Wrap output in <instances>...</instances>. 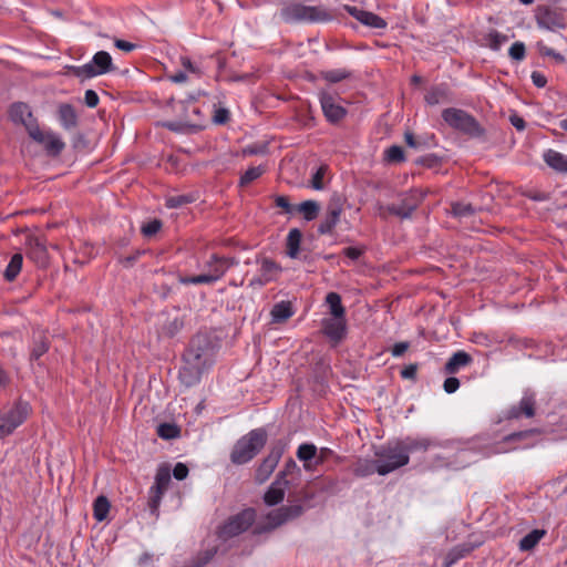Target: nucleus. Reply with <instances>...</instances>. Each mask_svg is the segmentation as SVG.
<instances>
[{
    "label": "nucleus",
    "instance_id": "nucleus-50",
    "mask_svg": "<svg viewBox=\"0 0 567 567\" xmlns=\"http://www.w3.org/2000/svg\"><path fill=\"white\" fill-rule=\"evenodd\" d=\"M48 350V342L45 338L41 337L38 341H35L31 355L35 359L40 358Z\"/></svg>",
    "mask_w": 567,
    "mask_h": 567
},
{
    "label": "nucleus",
    "instance_id": "nucleus-54",
    "mask_svg": "<svg viewBox=\"0 0 567 567\" xmlns=\"http://www.w3.org/2000/svg\"><path fill=\"white\" fill-rule=\"evenodd\" d=\"M293 472H300V470L295 461L289 460L285 466V470L280 472L277 477L286 478L287 475H290Z\"/></svg>",
    "mask_w": 567,
    "mask_h": 567
},
{
    "label": "nucleus",
    "instance_id": "nucleus-47",
    "mask_svg": "<svg viewBox=\"0 0 567 567\" xmlns=\"http://www.w3.org/2000/svg\"><path fill=\"white\" fill-rule=\"evenodd\" d=\"M452 212L455 216L464 217L472 215L474 208L470 204L456 203L452 206Z\"/></svg>",
    "mask_w": 567,
    "mask_h": 567
},
{
    "label": "nucleus",
    "instance_id": "nucleus-25",
    "mask_svg": "<svg viewBox=\"0 0 567 567\" xmlns=\"http://www.w3.org/2000/svg\"><path fill=\"white\" fill-rule=\"evenodd\" d=\"M280 272V267L270 259H262L260 261V275L261 279L258 281L259 286H264L267 282L276 279L278 274Z\"/></svg>",
    "mask_w": 567,
    "mask_h": 567
},
{
    "label": "nucleus",
    "instance_id": "nucleus-20",
    "mask_svg": "<svg viewBox=\"0 0 567 567\" xmlns=\"http://www.w3.org/2000/svg\"><path fill=\"white\" fill-rule=\"evenodd\" d=\"M341 208L338 205H330L326 216L320 223L318 230L320 234H330L340 220Z\"/></svg>",
    "mask_w": 567,
    "mask_h": 567
},
{
    "label": "nucleus",
    "instance_id": "nucleus-14",
    "mask_svg": "<svg viewBox=\"0 0 567 567\" xmlns=\"http://www.w3.org/2000/svg\"><path fill=\"white\" fill-rule=\"evenodd\" d=\"M171 483V470L167 465H162L158 467L154 486L151 488V506L153 509H156L161 503L163 494L168 488Z\"/></svg>",
    "mask_w": 567,
    "mask_h": 567
},
{
    "label": "nucleus",
    "instance_id": "nucleus-52",
    "mask_svg": "<svg viewBox=\"0 0 567 567\" xmlns=\"http://www.w3.org/2000/svg\"><path fill=\"white\" fill-rule=\"evenodd\" d=\"M443 388L446 393H454L460 388V381L454 377L447 378L444 381Z\"/></svg>",
    "mask_w": 567,
    "mask_h": 567
},
{
    "label": "nucleus",
    "instance_id": "nucleus-8",
    "mask_svg": "<svg viewBox=\"0 0 567 567\" xmlns=\"http://www.w3.org/2000/svg\"><path fill=\"white\" fill-rule=\"evenodd\" d=\"M536 22L540 29L556 31L567 28V11L560 8L543 7L537 10Z\"/></svg>",
    "mask_w": 567,
    "mask_h": 567
},
{
    "label": "nucleus",
    "instance_id": "nucleus-15",
    "mask_svg": "<svg viewBox=\"0 0 567 567\" xmlns=\"http://www.w3.org/2000/svg\"><path fill=\"white\" fill-rule=\"evenodd\" d=\"M344 10L365 27L372 29H384L386 27V21L373 12L351 6H344Z\"/></svg>",
    "mask_w": 567,
    "mask_h": 567
},
{
    "label": "nucleus",
    "instance_id": "nucleus-12",
    "mask_svg": "<svg viewBox=\"0 0 567 567\" xmlns=\"http://www.w3.org/2000/svg\"><path fill=\"white\" fill-rule=\"evenodd\" d=\"M303 507L299 504H291L281 506L277 509L271 511L266 516V529H275L297 517L303 513Z\"/></svg>",
    "mask_w": 567,
    "mask_h": 567
},
{
    "label": "nucleus",
    "instance_id": "nucleus-56",
    "mask_svg": "<svg viewBox=\"0 0 567 567\" xmlns=\"http://www.w3.org/2000/svg\"><path fill=\"white\" fill-rule=\"evenodd\" d=\"M169 80L174 83H184L189 80L188 73L183 69L177 71L176 73L169 75Z\"/></svg>",
    "mask_w": 567,
    "mask_h": 567
},
{
    "label": "nucleus",
    "instance_id": "nucleus-59",
    "mask_svg": "<svg viewBox=\"0 0 567 567\" xmlns=\"http://www.w3.org/2000/svg\"><path fill=\"white\" fill-rule=\"evenodd\" d=\"M114 44L117 49L125 51V52H131L136 48V45L134 43H131V42H127L124 40H115Z\"/></svg>",
    "mask_w": 567,
    "mask_h": 567
},
{
    "label": "nucleus",
    "instance_id": "nucleus-32",
    "mask_svg": "<svg viewBox=\"0 0 567 567\" xmlns=\"http://www.w3.org/2000/svg\"><path fill=\"white\" fill-rule=\"evenodd\" d=\"M379 468V458L375 461L370 460H359L354 467V473L358 476H369L374 472L378 473Z\"/></svg>",
    "mask_w": 567,
    "mask_h": 567
},
{
    "label": "nucleus",
    "instance_id": "nucleus-48",
    "mask_svg": "<svg viewBox=\"0 0 567 567\" xmlns=\"http://www.w3.org/2000/svg\"><path fill=\"white\" fill-rule=\"evenodd\" d=\"M509 56L513 59V60H516V61H520L524 59L525 56V45L524 43L522 42H515L514 44H512V47L509 48Z\"/></svg>",
    "mask_w": 567,
    "mask_h": 567
},
{
    "label": "nucleus",
    "instance_id": "nucleus-35",
    "mask_svg": "<svg viewBox=\"0 0 567 567\" xmlns=\"http://www.w3.org/2000/svg\"><path fill=\"white\" fill-rule=\"evenodd\" d=\"M93 511L96 520H104L110 511V502L107 498L105 496H99L94 502Z\"/></svg>",
    "mask_w": 567,
    "mask_h": 567
},
{
    "label": "nucleus",
    "instance_id": "nucleus-23",
    "mask_svg": "<svg viewBox=\"0 0 567 567\" xmlns=\"http://www.w3.org/2000/svg\"><path fill=\"white\" fill-rule=\"evenodd\" d=\"M451 101V93L445 85L432 87L425 95V102L429 105H437Z\"/></svg>",
    "mask_w": 567,
    "mask_h": 567
},
{
    "label": "nucleus",
    "instance_id": "nucleus-46",
    "mask_svg": "<svg viewBox=\"0 0 567 567\" xmlns=\"http://www.w3.org/2000/svg\"><path fill=\"white\" fill-rule=\"evenodd\" d=\"M385 157L389 162H401L404 159V153L401 146L393 145L385 151Z\"/></svg>",
    "mask_w": 567,
    "mask_h": 567
},
{
    "label": "nucleus",
    "instance_id": "nucleus-5",
    "mask_svg": "<svg viewBox=\"0 0 567 567\" xmlns=\"http://www.w3.org/2000/svg\"><path fill=\"white\" fill-rule=\"evenodd\" d=\"M31 412V406L25 401H17L8 410L0 412V439L11 434L20 426Z\"/></svg>",
    "mask_w": 567,
    "mask_h": 567
},
{
    "label": "nucleus",
    "instance_id": "nucleus-27",
    "mask_svg": "<svg viewBox=\"0 0 567 567\" xmlns=\"http://www.w3.org/2000/svg\"><path fill=\"white\" fill-rule=\"evenodd\" d=\"M297 457L303 462V467L307 471H310L315 467L311 461L313 458L317 460V447L315 444L305 443L299 445L297 450Z\"/></svg>",
    "mask_w": 567,
    "mask_h": 567
},
{
    "label": "nucleus",
    "instance_id": "nucleus-26",
    "mask_svg": "<svg viewBox=\"0 0 567 567\" xmlns=\"http://www.w3.org/2000/svg\"><path fill=\"white\" fill-rule=\"evenodd\" d=\"M471 361H472V358L468 353H466L464 351H457L446 362L445 371H446V373L454 374L461 368H464L467 364H470Z\"/></svg>",
    "mask_w": 567,
    "mask_h": 567
},
{
    "label": "nucleus",
    "instance_id": "nucleus-7",
    "mask_svg": "<svg viewBox=\"0 0 567 567\" xmlns=\"http://www.w3.org/2000/svg\"><path fill=\"white\" fill-rule=\"evenodd\" d=\"M28 133L51 156H58L65 147V143L60 135L51 130H42L38 125H31L28 126Z\"/></svg>",
    "mask_w": 567,
    "mask_h": 567
},
{
    "label": "nucleus",
    "instance_id": "nucleus-62",
    "mask_svg": "<svg viewBox=\"0 0 567 567\" xmlns=\"http://www.w3.org/2000/svg\"><path fill=\"white\" fill-rule=\"evenodd\" d=\"M532 80H533V83L538 86V87H543L546 85V79L544 75H542L540 73L538 72H533L532 74Z\"/></svg>",
    "mask_w": 567,
    "mask_h": 567
},
{
    "label": "nucleus",
    "instance_id": "nucleus-63",
    "mask_svg": "<svg viewBox=\"0 0 567 567\" xmlns=\"http://www.w3.org/2000/svg\"><path fill=\"white\" fill-rule=\"evenodd\" d=\"M228 118V111L225 109H220L216 112L214 120L216 123H225Z\"/></svg>",
    "mask_w": 567,
    "mask_h": 567
},
{
    "label": "nucleus",
    "instance_id": "nucleus-33",
    "mask_svg": "<svg viewBox=\"0 0 567 567\" xmlns=\"http://www.w3.org/2000/svg\"><path fill=\"white\" fill-rule=\"evenodd\" d=\"M23 257L21 254H14L4 271V277L7 280L12 281L19 275L22 268Z\"/></svg>",
    "mask_w": 567,
    "mask_h": 567
},
{
    "label": "nucleus",
    "instance_id": "nucleus-3",
    "mask_svg": "<svg viewBox=\"0 0 567 567\" xmlns=\"http://www.w3.org/2000/svg\"><path fill=\"white\" fill-rule=\"evenodd\" d=\"M267 434L262 429H256L240 437L233 447L230 460L234 464H245L252 460L264 447Z\"/></svg>",
    "mask_w": 567,
    "mask_h": 567
},
{
    "label": "nucleus",
    "instance_id": "nucleus-64",
    "mask_svg": "<svg viewBox=\"0 0 567 567\" xmlns=\"http://www.w3.org/2000/svg\"><path fill=\"white\" fill-rule=\"evenodd\" d=\"M361 252L362 251L355 247H348L344 249V255L353 260L358 259L360 257Z\"/></svg>",
    "mask_w": 567,
    "mask_h": 567
},
{
    "label": "nucleus",
    "instance_id": "nucleus-44",
    "mask_svg": "<svg viewBox=\"0 0 567 567\" xmlns=\"http://www.w3.org/2000/svg\"><path fill=\"white\" fill-rule=\"evenodd\" d=\"M534 404L535 401L533 396L525 395L522 398L519 402V409L522 413H524L527 417H532L534 415Z\"/></svg>",
    "mask_w": 567,
    "mask_h": 567
},
{
    "label": "nucleus",
    "instance_id": "nucleus-31",
    "mask_svg": "<svg viewBox=\"0 0 567 567\" xmlns=\"http://www.w3.org/2000/svg\"><path fill=\"white\" fill-rule=\"evenodd\" d=\"M301 243V233L298 229H291L287 237V255L290 258H296L299 254Z\"/></svg>",
    "mask_w": 567,
    "mask_h": 567
},
{
    "label": "nucleus",
    "instance_id": "nucleus-39",
    "mask_svg": "<svg viewBox=\"0 0 567 567\" xmlns=\"http://www.w3.org/2000/svg\"><path fill=\"white\" fill-rule=\"evenodd\" d=\"M266 168L262 165L249 167L240 177V185H248L255 179L259 178Z\"/></svg>",
    "mask_w": 567,
    "mask_h": 567
},
{
    "label": "nucleus",
    "instance_id": "nucleus-17",
    "mask_svg": "<svg viewBox=\"0 0 567 567\" xmlns=\"http://www.w3.org/2000/svg\"><path fill=\"white\" fill-rule=\"evenodd\" d=\"M288 481L282 477H277L264 495V502L268 506H275L284 501Z\"/></svg>",
    "mask_w": 567,
    "mask_h": 567
},
{
    "label": "nucleus",
    "instance_id": "nucleus-60",
    "mask_svg": "<svg viewBox=\"0 0 567 567\" xmlns=\"http://www.w3.org/2000/svg\"><path fill=\"white\" fill-rule=\"evenodd\" d=\"M185 203H187V198L185 196H175V197L168 198V200H167V205L169 207H178Z\"/></svg>",
    "mask_w": 567,
    "mask_h": 567
},
{
    "label": "nucleus",
    "instance_id": "nucleus-43",
    "mask_svg": "<svg viewBox=\"0 0 567 567\" xmlns=\"http://www.w3.org/2000/svg\"><path fill=\"white\" fill-rule=\"evenodd\" d=\"M182 69L188 73L189 79L199 78L202 75L200 68L192 62L188 58L181 59Z\"/></svg>",
    "mask_w": 567,
    "mask_h": 567
},
{
    "label": "nucleus",
    "instance_id": "nucleus-30",
    "mask_svg": "<svg viewBox=\"0 0 567 567\" xmlns=\"http://www.w3.org/2000/svg\"><path fill=\"white\" fill-rule=\"evenodd\" d=\"M545 530L543 529H534L530 533H528L526 536H524L519 542V549L520 550H530L533 549L539 540L544 537Z\"/></svg>",
    "mask_w": 567,
    "mask_h": 567
},
{
    "label": "nucleus",
    "instance_id": "nucleus-6",
    "mask_svg": "<svg viewBox=\"0 0 567 567\" xmlns=\"http://www.w3.org/2000/svg\"><path fill=\"white\" fill-rule=\"evenodd\" d=\"M379 458V475H386L396 468L409 463V455L399 444L393 447H386L375 453Z\"/></svg>",
    "mask_w": 567,
    "mask_h": 567
},
{
    "label": "nucleus",
    "instance_id": "nucleus-21",
    "mask_svg": "<svg viewBox=\"0 0 567 567\" xmlns=\"http://www.w3.org/2000/svg\"><path fill=\"white\" fill-rule=\"evenodd\" d=\"M9 116L12 122L23 124L27 128L32 125L30 123L32 116L30 107L24 103L19 102L12 104L9 111Z\"/></svg>",
    "mask_w": 567,
    "mask_h": 567
},
{
    "label": "nucleus",
    "instance_id": "nucleus-58",
    "mask_svg": "<svg viewBox=\"0 0 567 567\" xmlns=\"http://www.w3.org/2000/svg\"><path fill=\"white\" fill-rule=\"evenodd\" d=\"M409 348V343L406 342H399L395 343L391 350L393 357H400Z\"/></svg>",
    "mask_w": 567,
    "mask_h": 567
},
{
    "label": "nucleus",
    "instance_id": "nucleus-2",
    "mask_svg": "<svg viewBox=\"0 0 567 567\" xmlns=\"http://www.w3.org/2000/svg\"><path fill=\"white\" fill-rule=\"evenodd\" d=\"M236 262L234 259L212 255L204 265V271L196 276H181L182 285H213L220 280L226 271Z\"/></svg>",
    "mask_w": 567,
    "mask_h": 567
},
{
    "label": "nucleus",
    "instance_id": "nucleus-57",
    "mask_svg": "<svg viewBox=\"0 0 567 567\" xmlns=\"http://www.w3.org/2000/svg\"><path fill=\"white\" fill-rule=\"evenodd\" d=\"M463 556H464L463 551H458V550L454 549L453 551H451L447 555L446 560H445V567L452 566L458 558H461Z\"/></svg>",
    "mask_w": 567,
    "mask_h": 567
},
{
    "label": "nucleus",
    "instance_id": "nucleus-41",
    "mask_svg": "<svg viewBox=\"0 0 567 567\" xmlns=\"http://www.w3.org/2000/svg\"><path fill=\"white\" fill-rule=\"evenodd\" d=\"M536 48L540 55L549 56V58L554 59L557 63L565 62V58L560 53H558L555 50H553L551 48L547 47L543 41L537 42Z\"/></svg>",
    "mask_w": 567,
    "mask_h": 567
},
{
    "label": "nucleus",
    "instance_id": "nucleus-34",
    "mask_svg": "<svg viewBox=\"0 0 567 567\" xmlns=\"http://www.w3.org/2000/svg\"><path fill=\"white\" fill-rule=\"evenodd\" d=\"M507 41L508 37L497 31H491L485 37V44L494 51H498Z\"/></svg>",
    "mask_w": 567,
    "mask_h": 567
},
{
    "label": "nucleus",
    "instance_id": "nucleus-55",
    "mask_svg": "<svg viewBox=\"0 0 567 567\" xmlns=\"http://www.w3.org/2000/svg\"><path fill=\"white\" fill-rule=\"evenodd\" d=\"M84 101L89 107H95L99 103V96L93 90H87L84 95Z\"/></svg>",
    "mask_w": 567,
    "mask_h": 567
},
{
    "label": "nucleus",
    "instance_id": "nucleus-11",
    "mask_svg": "<svg viewBox=\"0 0 567 567\" xmlns=\"http://www.w3.org/2000/svg\"><path fill=\"white\" fill-rule=\"evenodd\" d=\"M255 520V511L245 509L238 515L229 518L219 530L221 538L234 537L247 530Z\"/></svg>",
    "mask_w": 567,
    "mask_h": 567
},
{
    "label": "nucleus",
    "instance_id": "nucleus-51",
    "mask_svg": "<svg viewBox=\"0 0 567 567\" xmlns=\"http://www.w3.org/2000/svg\"><path fill=\"white\" fill-rule=\"evenodd\" d=\"M275 204L277 207L284 209L286 214H292L295 210V207L290 204L288 197L286 196H277L275 198Z\"/></svg>",
    "mask_w": 567,
    "mask_h": 567
},
{
    "label": "nucleus",
    "instance_id": "nucleus-22",
    "mask_svg": "<svg viewBox=\"0 0 567 567\" xmlns=\"http://www.w3.org/2000/svg\"><path fill=\"white\" fill-rule=\"evenodd\" d=\"M543 158L545 163L553 169L567 173V155L554 150H547Z\"/></svg>",
    "mask_w": 567,
    "mask_h": 567
},
{
    "label": "nucleus",
    "instance_id": "nucleus-18",
    "mask_svg": "<svg viewBox=\"0 0 567 567\" xmlns=\"http://www.w3.org/2000/svg\"><path fill=\"white\" fill-rule=\"evenodd\" d=\"M324 333L333 341H339L346 333L344 316H332L323 321Z\"/></svg>",
    "mask_w": 567,
    "mask_h": 567
},
{
    "label": "nucleus",
    "instance_id": "nucleus-19",
    "mask_svg": "<svg viewBox=\"0 0 567 567\" xmlns=\"http://www.w3.org/2000/svg\"><path fill=\"white\" fill-rule=\"evenodd\" d=\"M281 457L280 451H271L269 455L262 461L256 471V481L258 483L266 482L275 471L279 460Z\"/></svg>",
    "mask_w": 567,
    "mask_h": 567
},
{
    "label": "nucleus",
    "instance_id": "nucleus-61",
    "mask_svg": "<svg viewBox=\"0 0 567 567\" xmlns=\"http://www.w3.org/2000/svg\"><path fill=\"white\" fill-rule=\"evenodd\" d=\"M416 374V367L415 365H409V367H405L402 371H401V377L403 379H413Z\"/></svg>",
    "mask_w": 567,
    "mask_h": 567
},
{
    "label": "nucleus",
    "instance_id": "nucleus-16",
    "mask_svg": "<svg viewBox=\"0 0 567 567\" xmlns=\"http://www.w3.org/2000/svg\"><path fill=\"white\" fill-rule=\"evenodd\" d=\"M27 256L38 266H45L48 262V250L39 237L30 236L27 240Z\"/></svg>",
    "mask_w": 567,
    "mask_h": 567
},
{
    "label": "nucleus",
    "instance_id": "nucleus-36",
    "mask_svg": "<svg viewBox=\"0 0 567 567\" xmlns=\"http://www.w3.org/2000/svg\"><path fill=\"white\" fill-rule=\"evenodd\" d=\"M326 302L330 309L331 316H344V308L337 292H329L326 297Z\"/></svg>",
    "mask_w": 567,
    "mask_h": 567
},
{
    "label": "nucleus",
    "instance_id": "nucleus-29",
    "mask_svg": "<svg viewBox=\"0 0 567 567\" xmlns=\"http://www.w3.org/2000/svg\"><path fill=\"white\" fill-rule=\"evenodd\" d=\"M293 315L291 302L280 301L276 303L271 310L274 322H284Z\"/></svg>",
    "mask_w": 567,
    "mask_h": 567
},
{
    "label": "nucleus",
    "instance_id": "nucleus-38",
    "mask_svg": "<svg viewBox=\"0 0 567 567\" xmlns=\"http://www.w3.org/2000/svg\"><path fill=\"white\" fill-rule=\"evenodd\" d=\"M328 166L321 165L311 177L310 185L316 190H322L326 186L324 177L328 174Z\"/></svg>",
    "mask_w": 567,
    "mask_h": 567
},
{
    "label": "nucleus",
    "instance_id": "nucleus-4",
    "mask_svg": "<svg viewBox=\"0 0 567 567\" xmlns=\"http://www.w3.org/2000/svg\"><path fill=\"white\" fill-rule=\"evenodd\" d=\"M280 16L288 23L326 22L333 18L332 13L322 6H306L289 3L281 9Z\"/></svg>",
    "mask_w": 567,
    "mask_h": 567
},
{
    "label": "nucleus",
    "instance_id": "nucleus-45",
    "mask_svg": "<svg viewBox=\"0 0 567 567\" xmlns=\"http://www.w3.org/2000/svg\"><path fill=\"white\" fill-rule=\"evenodd\" d=\"M162 228V223L158 219H153L147 223H145L142 226V233L146 237H151L159 231Z\"/></svg>",
    "mask_w": 567,
    "mask_h": 567
},
{
    "label": "nucleus",
    "instance_id": "nucleus-28",
    "mask_svg": "<svg viewBox=\"0 0 567 567\" xmlns=\"http://www.w3.org/2000/svg\"><path fill=\"white\" fill-rule=\"evenodd\" d=\"M417 202L419 200L416 198L411 199L410 197H405L402 202V205H400V206L390 205L386 207V212L392 215L408 218L411 216L412 212L416 208Z\"/></svg>",
    "mask_w": 567,
    "mask_h": 567
},
{
    "label": "nucleus",
    "instance_id": "nucleus-53",
    "mask_svg": "<svg viewBox=\"0 0 567 567\" xmlns=\"http://www.w3.org/2000/svg\"><path fill=\"white\" fill-rule=\"evenodd\" d=\"M173 475L176 480L182 481L188 475V468L184 463H177L173 470Z\"/></svg>",
    "mask_w": 567,
    "mask_h": 567
},
{
    "label": "nucleus",
    "instance_id": "nucleus-9",
    "mask_svg": "<svg viewBox=\"0 0 567 567\" xmlns=\"http://www.w3.org/2000/svg\"><path fill=\"white\" fill-rule=\"evenodd\" d=\"M442 117L451 127L460 130L468 134L478 132V125L474 117L460 109H445L442 112Z\"/></svg>",
    "mask_w": 567,
    "mask_h": 567
},
{
    "label": "nucleus",
    "instance_id": "nucleus-13",
    "mask_svg": "<svg viewBox=\"0 0 567 567\" xmlns=\"http://www.w3.org/2000/svg\"><path fill=\"white\" fill-rule=\"evenodd\" d=\"M319 100L322 112L329 122L336 123L346 116L347 111L339 103L338 96L328 92H321L319 95Z\"/></svg>",
    "mask_w": 567,
    "mask_h": 567
},
{
    "label": "nucleus",
    "instance_id": "nucleus-37",
    "mask_svg": "<svg viewBox=\"0 0 567 567\" xmlns=\"http://www.w3.org/2000/svg\"><path fill=\"white\" fill-rule=\"evenodd\" d=\"M298 210L306 220H313L318 216L319 205L315 200H306L298 206Z\"/></svg>",
    "mask_w": 567,
    "mask_h": 567
},
{
    "label": "nucleus",
    "instance_id": "nucleus-10",
    "mask_svg": "<svg viewBox=\"0 0 567 567\" xmlns=\"http://www.w3.org/2000/svg\"><path fill=\"white\" fill-rule=\"evenodd\" d=\"M113 70L112 58L106 51L96 52L89 63L78 69V75L93 78L105 74Z\"/></svg>",
    "mask_w": 567,
    "mask_h": 567
},
{
    "label": "nucleus",
    "instance_id": "nucleus-49",
    "mask_svg": "<svg viewBox=\"0 0 567 567\" xmlns=\"http://www.w3.org/2000/svg\"><path fill=\"white\" fill-rule=\"evenodd\" d=\"M324 80L337 83L348 78V73L344 70H331L323 73Z\"/></svg>",
    "mask_w": 567,
    "mask_h": 567
},
{
    "label": "nucleus",
    "instance_id": "nucleus-1",
    "mask_svg": "<svg viewBox=\"0 0 567 567\" xmlns=\"http://www.w3.org/2000/svg\"><path fill=\"white\" fill-rule=\"evenodd\" d=\"M202 338H195L184 354L179 379L187 386L197 383L202 373L213 364L212 348L207 343L202 346Z\"/></svg>",
    "mask_w": 567,
    "mask_h": 567
},
{
    "label": "nucleus",
    "instance_id": "nucleus-40",
    "mask_svg": "<svg viewBox=\"0 0 567 567\" xmlns=\"http://www.w3.org/2000/svg\"><path fill=\"white\" fill-rule=\"evenodd\" d=\"M157 434L165 440L175 439L179 435V429L174 424L163 423L158 425Z\"/></svg>",
    "mask_w": 567,
    "mask_h": 567
},
{
    "label": "nucleus",
    "instance_id": "nucleus-24",
    "mask_svg": "<svg viewBox=\"0 0 567 567\" xmlns=\"http://www.w3.org/2000/svg\"><path fill=\"white\" fill-rule=\"evenodd\" d=\"M60 124L65 130H71L78 124V116L75 110L70 104H61L58 110Z\"/></svg>",
    "mask_w": 567,
    "mask_h": 567
},
{
    "label": "nucleus",
    "instance_id": "nucleus-42",
    "mask_svg": "<svg viewBox=\"0 0 567 567\" xmlns=\"http://www.w3.org/2000/svg\"><path fill=\"white\" fill-rule=\"evenodd\" d=\"M404 451H406V454L409 455L410 452L415 450H425L429 446V441L425 439L422 440H406L404 443L399 444Z\"/></svg>",
    "mask_w": 567,
    "mask_h": 567
}]
</instances>
